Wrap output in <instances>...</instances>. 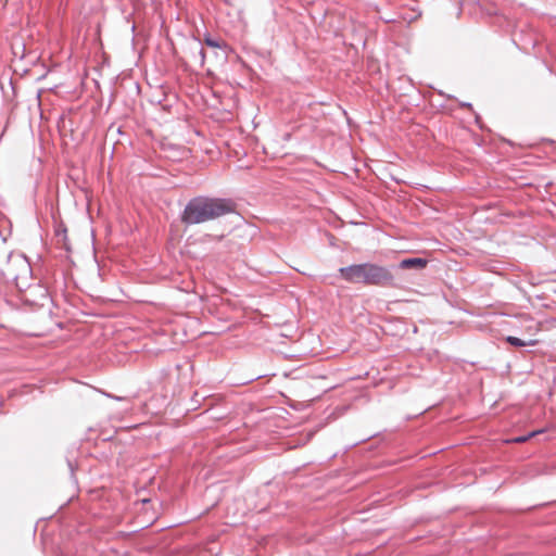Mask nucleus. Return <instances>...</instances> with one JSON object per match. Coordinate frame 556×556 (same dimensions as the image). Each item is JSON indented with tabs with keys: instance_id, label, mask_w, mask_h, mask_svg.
Instances as JSON below:
<instances>
[{
	"instance_id": "nucleus-5",
	"label": "nucleus",
	"mask_w": 556,
	"mask_h": 556,
	"mask_svg": "<svg viewBox=\"0 0 556 556\" xmlns=\"http://www.w3.org/2000/svg\"><path fill=\"white\" fill-rule=\"evenodd\" d=\"M526 323V332L530 336V338L536 336L540 332V323L534 321L532 318H527Z\"/></svg>"
},
{
	"instance_id": "nucleus-7",
	"label": "nucleus",
	"mask_w": 556,
	"mask_h": 556,
	"mask_svg": "<svg viewBox=\"0 0 556 556\" xmlns=\"http://www.w3.org/2000/svg\"><path fill=\"white\" fill-rule=\"evenodd\" d=\"M205 45L212 48H222L225 46L224 41H219L210 37H206L204 40Z\"/></svg>"
},
{
	"instance_id": "nucleus-4",
	"label": "nucleus",
	"mask_w": 556,
	"mask_h": 556,
	"mask_svg": "<svg viewBox=\"0 0 556 556\" xmlns=\"http://www.w3.org/2000/svg\"><path fill=\"white\" fill-rule=\"evenodd\" d=\"M505 340H506V342H508L509 344H511L514 346L535 345L539 342L536 339H533V338H529L527 340H523V339H520V338H517V337H513V336L506 337Z\"/></svg>"
},
{
	"instance_id": "nucleus-2",
	"label": "nucleus",
	"mask_w": 556,
	"mask_h": 556,
	"mask_svg": "<svg viewBox=\"0 0 556 556\" xmlns=\"http://www.w3.org/2000/svg\"><path fill=\"white\" fill-rule=\"evenodd\" d=\"M339 274L342 279L350 283L386 287L392 286L394 282V276L387 267L374 263L341 267Z\"/></svg>"
},
{
	"instance_id": "nucleus-6",
	"label": "nucleus",
	"mask_w": 556,
	"mask_h": 556,
	"mask_svg": "<svg viewBox=\"0 0 556 556\" xmlns=\"http://www.w3.org/2000/svg\"><path fill=\"white\" fill-rule=\"evenodd\" d=\"M542 432H543V430L532 431L528 435L517 437V438H514V439L509 440L508 442H511V443H525L530 438H533V437H535V435H538L539 433H542Z\"/></svg>"
},
{
	"instance_id": "nucleus-3",
	"label": "nucleus",
	"mask_w": 556,
	"mask_h": 556,
	"mask_svg": "<svg viewBox=\"0 0 556 556\" xmlns=\"http://www.w3.org/2000/svg\"><path fill=\"white\" fill-rule=\"evenodd\" d=\"M400 268L402 269H422L427 266V260L420 258V257H414V258H405L401 261Z\"/></svg>"
},
{
	"instance_id": "nucleus-1",
	"label": "nucleus",
	"mask_w": 556,
	"mask_h": 556,
	"mask_svg": "<svg viewBox=\"0 0 556 556\" xmlns=\"http://www.w3.org/2000/svg\"><path fill=\"white\" fill-rule=\"evenodd\" d=\"M233 211L230 200L218 198L197 197L186 205L181 222L187 225L202 224Z\"/></svg>"
}]
</instances>
